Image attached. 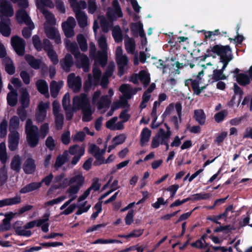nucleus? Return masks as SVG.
<instances>
[{
    "label": "nucleus",
    "instance_id": "obj_1",
    "mask_svg": "<svg viewBox=\"0 0 252 252\" xmlns=\"http://www.w3.org/2000/svg\"><path fill=\"white\" fill-rule=\"evenodd\" d=\"M206 56L213 58H215L216 56H219L220 63L222 64L221 69H219L220 66L218 65L217 68L214 70L212 75L213 81L226 79V76L223 73V72L232 59V52L230 47L220 45L210 47L207 50Z\"/></svg>",
    "mask_w": 252,
    "mask_h": 252
},
{
    "label": "nucleus",
    "instance_id": "obj_2",
    "mask_svg": "<svg viewBox=\"0 0 252 252\" xmlns=\"http://www.w3.org/2000/svg\"><path fill=\"white\" fill-rule=\"evenodd\" d=\"M72 109L74 111L82 110L83 121L89 122L93 119L92 114L94 111L92 109L89 100L86 94H82L74 97Z\"/></svg>",
    "mask_w": 252,
    "mask_h": 252
},
{
    "label": "nucleus",
    "instance_id": "obj_3",
    "mask_svg": "<svg viewBox=\"0 0 252 252\" xmlns=\"http://www.w3.org/2000/svg\"><path fill=\"white\" fill-rule=\"evenodd\" d=\"M120 91L123 94V95L120 97V100L115 102L111 106V109L107 113L108 117L112 116L115 110L120 107H126L127 102L126 99H130L131 96L135 94L138 90L136 88H131L130 85L128 84L122 85L119 89Z\"/></svg>",
    "mask_w": 252,
    "mask_h": 252
},
{
    "label": "nucleus",
    "instance_id": "obj_4",
    "mask_svg": "<svg viewBox=\"0 0 252 252\" xmlns=\"http://www.w3.org/2000/svg\"><path fill=\"white\" fill-rule=\"evenodd\" d=\"M66 48L70 51L76 59V65L79 67H82L85 72L89 70V60L88 57L79 52L78 46L75 42H71L67 40L65 42Z\"/></svg>",
    "mask_w": 252,
    "mask_h": 252
},
{
    "label": "nucleus",
    "instance_id": "obj_5",
    "mask_svg": "<svg viewBox=\"0 0 252 252\" xmlns=\"http://www.w3.org/2000/svg\"><path fill=\"white\" fill-rule=\"evenodd\" d=\"M85 178L81 174H78L68 179L69 188L66 193L69 195L72 199H75L80 188L84 183Z\"/></svg>",
    "mask_w": 252,
    "mask_h": 252
},
{
    "label": "nucleus",
    "instance_id": "obj_6",
    "mask_svg": "<svg viewBox=\"0 0 252 252\" xmlns=\"http://www.w3.org/2000/svg\"><path fill=\"white\" fill-rule=\"evenodd\" d=\"M211 66L212 64L209 63L205 65H202L200 66L197 65L196 66V69L198 71V73L196 76V78L194 80L188 79L185 81V83L186 86L189 87V85H191L192 88L194 91V93L197 95L199 94L202 91L205 89V86H200V81L201 79V76L203 75V68H206V66Z\"/></svg>",
    "mask_w": 252,
    "mask_h": 252
},
{
    "label": "nucleus",
    "instance_id": "obj_7",
    "mask_svg": "<svg viewBox=\"0 0 252 252\" xmlns=\"http://www.w3.org/2000/svg\"><path fill=\"white\" fill-rule=\"evenodd\" d=\"M25 131L29 146L31 147L36 146L39 141L38 128L36 126L33 125L31 119L27 120Z\"/></svg>",
    "mask_w": 252,
    "mask_h": 252
},
{
    "label": "nucleus",
    "instance_id": "obj_8",
    "mask_svg": "<svg viewBox=\"0 0 252 252\" xmlns=\"http://www.w3.org/2000/svg\"><path fill=\"white\" fill-rule=\"evenodd\" d=\"M97 42L101 51L98 52L96 57H94L95 64L98 63L104 66L106 63L107 58V44L106 37L104 35H101L98 38Z\"/></svg>",
    "mask_w": 252,
    "mask_h": 252
},
{
    "label": "nucleus",
    "instance_id": "obj_9",
    "mask_svg": "<svg viewBox=\"0 0 252 252\" xmlns=\"http://www.w3.org/2000/svg\"><path fill=\"white\" fill-rule=\"evenodd\" d=\"M101 92L96 91L93 95L92 103L95 105L99 110H102L104 113L108 108L111 103V99L108 95H102L100 97Z\"/></svg>",
    "mask_w": 252,
    "mask_h": 252
},
{
    "label": "nucleus",
    "instance_id": "obj_10",
    "mask_svg": "<svg viewBox=\"0 0 252 252\" xmlns=\"http://www.w3.org/2000/svg\"><path fill=\"white\" fill-rule=\"evenodd\" d=\"M112 6V8H108L106 13L107 17L111 22L116 21L118 18H121L123 16L118 0H113Z\"/></svg>",
    "mask_w": 252,
    "mask_h": 252
},
{
    "label": "nucleus",
    "instance_id": "obj_11",
    "mask_svg": "<svg viewBox=\"0 0 252 252\" xmlns=\"http://www.w3.org/2000/svg\"><path fill=\"white\" fill-rule=\"evenodd\" d=\"M93 75L92 77L91 74L88 75V80L85 83L84 89L85 91H88L92 85H97L100 82V78L101 75V71L97 66H94L93 70Z\"/></svg>",
    "mask_w": 252,
    "mask_h": 252
},
{
    "label": "nucleus",
    "instance_id": "obj_12",
    "mask_svg": "<svg viewBox=\"0 0 252 252\" xmlns=\"http://www.w3.org/2000/svg\"><path fill=\"white\" fill-rule=\"evenodd\" d=\"M14 14L11 3L6 0H0V18L1 20L9 18Z\"/></svg>",
    "mask_w": 252,
    "mask_h": 252
},
{
    "label": "nucleus",
    "instance_id": "obj_13",
    "mask_svg": "<svg viewBox=\"0 0 252 252\" xmlns=\"http://www.w3.org/2000/svg\"><path fill=\"white\" fill-rule=\"evenodd\" d=\"M49 102H40L37 107L35 114V120L38 123H42L47 116V110L49 108Z\"/></svg>",
    "mask_w": 252,
    "mask_h": 252
},
{
    "label": "nucleus",
    "instance_id": "obj_14",
    "mask_svg": "<svg viewBox=\"0 0 252 252\" xmlns=\"http://www.w3.org/2000/svg\"><path fill=\"white\" fill-rule=\"evenodd\" d=\"M76 23L75 19L69 17L67 20L62 23L63 30L67 37H71L74 35V29Z\"/></svg>",
    "mask_w": 252,
    "mask_h": 252
},
{
    "label": "nucleus",
    "instance_id": "obj_15",
    "mask_svg": "<svg viewBox=\"0 0 252 252\" xmlns=\"http://www.w3.org/2000/svg\"><path fill=\"white\" fill-rule=\"evenodd\" d=\"M11 45L16 53L22 56L25 53V41L19 36H15L11 38Z\"/></svg>",
    "mask_w": 252,
    "mask_h": 252
},
{
    "label": "nucleus",
    "instance_id": "obj_16",
    "mask_svg": "<svg viewBox=\"0 0 252 252\" xmlns=\"http://www.w3.org/2000/svg\"><path fill=\"white\" fill-rule=\"evenodd\" d=\"M68 179L65 177L64 174L57 176L53 180L52 185L49 191L54 189L65 188L68 186Z\"/></svg>",
    "mask_w": 252,
    "mask_h": 252
},
{
    "label": "nucleus",
    "instance_id": "obj_17",
    "mask_svg": "<svg viewBox=\"0 0 252 252\" xmlns=\"http://www.w3.org/2000/svg\"><path fill=\"white\" fill-rule=\"evenodd\" d=\"M67 83L69 88L75 92H78L82 87V81L80 77L75 76L74 73L68 75Z\"/></svg>",
    "mask_w": 252,
    "mask_h": 252
},
{
    "label": "nucleus",
    "instance_id": "obj_18",
    "mask_svg": "<svg viewBox=\"0 0 252 252\" xmlns=\"http://www.w3.org/2000/svg\"><path fill=\"white\" fill-rule=\"evenodd\" d=\"M44 49L47 53L52 63L56 64L59 63V59L56 52L53 49V46L50 41L47 39L43 40Z\"/></svg>",
    "mask_w": 252,
    "mask_h": 252
},
{
    "label": "nucleus",
    "instance_id": "obj_19",
    "mask_svg": "<svg viewBox=\"0 0 252 252\" xmlns=\"http://www.w3.org/2000/svg\"><path fill=\"white\" fill-rule=\"evenodd\" d=\"M139 81L144 86L148 85L150 81V74L146 71L142 70L138 74H135L130 78V81L134 84H138Z\"/></svg>",
    "mask_w": 252,
    "mask_h": 252
},
{
    "label": "nucleus",
    "instance_id": "obj_20",
    "mask_svg": "<svg viewBox=\"0 0 252 252\" xmlns=\"http://www.w3.org/2000/svg\"><path fill=\"white\" fill-rule=\"evenodd\" d=\"M44 32L46 36L51 39L54 40L56 43L61 42V38L58 30L53 26L44 27Z\"/></svg>",
    "mask_w": 252,
    "mask_h": 252
},
{
    "label": "nucleus",
    "instance_id": "obj_21",
    "mask_svg": "<svg viewBox=\"0 0 252 252\" xmlns=\"http://www.w3.org/2000/svg\"><path fill=\"white\" fill-rule=\"evenodd\" d=\"M20 140V134L18 131H11L8 135V148L14 151L17 148Z\"/></svg>",
    "mask_w": 252,
    "mask_h": 252
},
{
    "label": "nucleus",
    "instance_id": "obj_22",
    "mask_svg": "<svg viewBox=\"0 0 252 252\" xmlns=\"http://www.w3.org/2000/svg\"><path fill=\"white\" fill-rule=\"evenodd\" d=\"M69 198V200L65 202L60 207V210H62V214L64 215H68L72 213L76 208H77L76 204L75 203H71V202L75 199H72L69 195H68Z\"/></svg>",
    "mask_w": 252,
    "mask_h": 252
},
{
    "label": "nucleus",
    "instance_id": "obj_23",
    "mask_svg": "<svg viewBox=\"0 0 252 252\" xmlns=\"http://www.w3.org/2000/svg\"><path fill=\"white\" fill-rule=\"evenodd\" d=\"M115 67V65L113 62L110 63L107 66L106 71L103 75L100 81V85L102 88H106L107 87L109 83L108 78L113 74Z\"/></svg>",
    "mask_w": 252,
    "mask_h": 252
},
{
    "label": "nucleus",
    "instance_id": "obj_24",
    "mask_svg": "<svg viewBox=\"0 0 252 252\" xmlns=\"http://www.w3.org/2000/svg\"><path fill=\"white\" fill-rule=\"evenodd\" d=\"M181 111L182 105L180 103H177L175 105L171 103L166 108L163 116L166 117L170 115L176 114L180 117H181Z\"/></svg>",
    "mask_w": 252,
    "mask_h": 252
},
{
    "label": "nucleus",
    "instance_id": "obj_25",
    "mask_svg": "<svg viewBox=\"0 0 252 252\" xmlns=\"http://www.w3.org/2000/svg\"><path fill=\"white\" fill-rule=\"evenodd\" d=\"M15 233L19 236L30 237L32 235L30 230H27L25 225H23V222L21 221H16L13 226Z\"/></svg>",
    "mask_w": 252,
    "mask_h": 252
},
{
    "label": "nucleus",
    "instance_id": "obj_26",
    "mask_svg": "<svg viewBox=\"0 0 252 252\" xmlns=\"http://www.w3.org/2000/svg\"><path fill=\"white\" fill-rule=\"evenodd\" d=\"M107 147V144L105 143L104 147L100 149L99 147L95 144H92L89 147V152L96 158L97 160L102 159V156L105 153Z\"/></svg>",
    "mask_w": 252,
    "mask_h": 252
},
{
    "label": "nucleus",
    "instance_id": "obj_27",
    "mask_svg": "<svg viewBox=\"0 0 252 252\" xmlns=\"http://www.w3.org/2000/svg\"><path fill=\"white\" fill-rule=\"evenodd\" d=\"M75 13V17L78 21L79 26L81 28H84L87 27L88 24V17L83 11H79L76 8L73 9Z\"/></svg>",
    "mask_w": 252,
    "mask_h": 252
},
{
    "label": "nucleus",
    "instance_id": "obj_28",
    "mask_svg": "<svg viewBox=\"0 0 252 252\" xmlns=\"http://www.w3.org/2000/svg\"><path fill=\"white\" fill-rule=\"evenodd\" d=\"M16 17L19 24L25 23L27 25H30L32 23L26 11L22 9L17 12Z\"/></svg>",
    "mask_w": 252,
    "mask_h": 252
},
{
    "label": "nucleus",
    "instance_id": "obj_29",
    "mask_svg": "<svg viewBox=\"0 0 252 252\" xmlns=\"http://www.w3.org/2000/svg\"><path fill=\"white\" fill-rule=\"evenodd\" d=\"M11 21L9 18L0 21V32L4 36L8 37L11 33Z\"/></svg>",
    "mask_w": 252,
    "mask_h": 252
},
{
    "label": "nucleus",
    "instance_id": "obj_30",
    "mask_svg": "<svg viewBox=\"0 0 252 252\" xmlns=\"http://www.w3.org/2000/svg\"><path fill=\"white\" fill-rule=\"evenodd\" d=\"M118 118L114 117L107 122L106 126L107 128L112 130H117L123 129L124 127L123 122L117 121Z\"/></svg>",
    "mask_w": 252,
    "mask_h": 252
},
{
    "label": "nucleus",
    "instance_id": "obj_31",
    "mask_svg": "<svg viewBox=\"0 0 252 252\" xmlns=\"http://www.w3.org/2000/svg\"><path fill=\"white\" fill-rule=\"evenodd\" d=\"M63 85V82L62 81H59L56 82L53 81L51 82L50 86V93L52 97H56L60 90Z\"/></svg>",
    "mask_w": 252,
    "mask_h": 252
},
{
    "label": "nucleus",
    "instance_id": "obj_32",
    "mask_svg": "<svg viewBox=\"0 0 252 252\" xmlns=\"http://www.w3.org/2000/svg\"><path fill=\"white\" fill-rule=\"evenodd\" d=\"M21 196L16 195L12 198H8L0 200V207H3L6 206H11L19 204L21 202Z\"/></svg>",
    "mask_w": 252,
    "mask_h": 252
},
{
    "label": "nucleus",
    "instance_id": "obj_33",
    "mask_svg": "<svg viewBox=\"0 0 252 252\" xmlns=\"http://www.w3.org/2000/svg\"><path fill=\"white\" fill-rule=\"evenodd\" d=\"M152 131L148 127L144 128L140 133V144L144 146L148 143L151 136Z\"/></svg>",
    "mask_w": 252,
    "mask_h": 252
},
{
    "label": "nucleus",
    "instance_id": "obj_34",
    "mask_svg": "<svg viewBox=\"0 0 252 252\" xmlns=\"http://www.w3.org/2000/svg\"><path fill=\"white\" fill-rule=\"evenodd\" d=\"M50 215L48 213H46L44 214L42 219L33 220L30 222H29L25 225L26 228L27 229H30L34 227L35 226L37 227L40 226L45 221H48L49 219Z\"/></svg>",
    "mask_w": 252,
    "mask_h": 252
},
{
    "label": "nucleus",
    "instance_id": "obj_35",
    "mask_svg": "<svg viewBox=\"0 0 252 252\" xmlns=\"http://www.w3.org/2000/svg\"><path fill=\"white\" fill-rule=\"evenodd\" d=\"M124 43L125 48L128 54H133L136 48L134 40L132 38L126 36L125 38Z\"/></svg>",
    "mask_w": 252,
    "mask_h": 252
},
{
    "label": "nucleus",
    "instance_id": "obj_36",
    "mask_svg": "<svg viewBox=\"0 0 252 252\" xmlns=\"http://www.w3.org/2000/svg\"><path fill=\"white\" fill-rule=\"evenodd\" d=\"M116 61L119 69V74L121 76L123 75L125 67L127 64L128 59L127 56L125 55L123 56L118 57V58L116 59Z\"/></svg>",
    "mask_w": 252,
    "mask_h": 252
},
{
    "label": "nucleus",
    "instance_id": "obj_37",
    "mask_svg": "<svg viewBox=\"0 0 252 252\" xmlns=\"http://www.w3.org/2000/svg\"><path fill=\"white\" fill-rule=\"evenodd\" d=\"M62 68L65 71H69L70 67L73 64V61L71 55L67 54L64 58L61 61Z\"/></svg>",
    "mask_w": 252,
    "mask_h": 252
},
{
    "label": "nucleus",
    "instance_id": "obj_38",
    "mask_svg": "<svg viewBox=\"0 0 252 252\" xmlns=\"http://www.w3.org/2000/svg\"><path fill=\"white\" fill-rule=\"evenodd\" d=\"M130 28L131 31L134 33L139 34L141 37H144L145 32L143 30V25L140 21L131 23Z\"/></svg>",
    "mask_w": 252,
    "mask_h": 252
},
{
    "label": "nucleus",
    "instance_id": "obj_39",
    "mask_svg": "<svg viewBox=\"0 0 252 252\" xmlns=\"http://www.w3.org/2000/svg\"><path fill=\"white\" fill-rule=\"evenodd\" d=\"M45 19L46 22L44 23V27L53 26L55 25L56 21L54 16L47 10H43L42 12Z\"/></svg>",
    "mask_w": 252,
    "mask_h": 252
},
{
    "label": "nucleus",
    "instance_id": "obj_40",
    "mask_svg": "<svg viewBox=\"0 0 252 252\" xmlns=\"http://www.w3.org/2000/svg\"><path fill=\"white\" fill-rule=\"evenodd\" d=\"M156 135L159 138L160 144H163L166 142L168 141L171 135V132L169 129H168L167 131H165L163 129L160 128Z\"/></svg>",
    "mask_w": 252,
    "mask_h": 252
},
{
    "label": "nucleus",
    "instance_id": "obj_41",
    "mask_svg": "<svg viewBox=\"0 0 252 252\" xmlns=\"http://www.w3.org/2000/svg\"><path fill=\"white\" fill-rule=\"evenodd\" d=\"M112 36L116 42H121L123 40V34L121 28L119 26H115L112 30Z\"/></svg>",
    "mask_w": 252,
    "mask_h": 252
},
{
    "label": "nucleus",
    "instance_id": "obj_42",
    "mask_svg": "<svg viewBox=\"0 0 252 252\" xmlns=\"http://www.w3.org/2000/svg\"><path fill=\"white\" fill-rule=\"evenodd\" d=\"M35 169L34 160L31 158H28L24 165V170L27 174L33 173Z\"/></svg>",
    "mask_w": 252,
    "mask_h": 252
},
{
    "label": "nucleus",
    "instance_id": "obj_43",
    "mask_svg": "<svg viewBox=\"0 0 252 252\" xmlns=\"http://www.w3.org/2000/svg\"><path fill=\"white\" fill-rule=\"evenodd\" d=\"M21 158L19 155H16L12 159L11 167L13 170L19 172L21 169Z\"/></svg>",
    "mask_w": 252,
    "mask_h": 252
},
{
    "label": "nucleus",
    "instance_id": "obj_44",
    "mask_svg": "<svg viewBox=\"0 0 252 252\" xmlns=\"http://www.w3.org/2000/svg\"><path fill=\"white\" fill-rule=\"evenodd\" d=\"M68 152L71 155L82 157L85 153V148L78 145H74L69 148Z\"/></svg>",
    "mask_w": 252,
    "mask_h": 252
},
{
    "label": "nucleus",
    "instance_id": "obj_45",
    "mask_svg": "<svg viewBox=\"0 0 252 252\" xmlns=\"http://www.w3.org/2000/svg\"><path fill=\"white\" fill-rule=\"evenodd\" d=\"M21 102L24 108L28 106L30 102L29 94L25 89H22L21 90Z\"/></svg>",
    "mask_w": 252,
    "mask_h": 252
},
{
    "label": "nucleus",
    "instance_id": "obj_46",
    "mask_svg": "<svg viewBox=\"0 0 252 252\" xmlns=\"http://www.w3.org/2000/svg\"><path fill=\"white\" fill-rule=\"evenodd\" d=\"M20 121L17 116H14L10 119L9 121V131H17V129L19 127Z\"/></svg>",
    "mask_w": 252,
    "mask_h": 252
},
{
    "label": "nucleus",
    "instance_id": "obj_47",
    "mask_svg": "<svg viewBox=\"0 0 252 252\" xmlns=\"http://www.w3.org/2000/svg\"><path fill=\"white\" fill-rule=\"evenodd\" d=\"M41 183H32L21 189L20 192L21 193H26L34 190L40 187Z\"/></svg>",
    "mask_w": 252,
    "mask_h": 252
},
{
    "label": "nucleus",
    "instance_id": "obj_48",
    "mask_svg": "<svg viewBox=\"0 0 252 252\" xmlns=\"http://www.w3.org/2000/svg\"><path fill=\"white\" fill-rule=\"evenodd\" d=\"M25 59L28 63L32 68L38 69L41 63L40 60L35 59L33 57L30 55H26Z\"/></svg>",
    "mask_w": 252,
    "mask_h": 252
},
{
    "label": "nucleus",
    "instance_id": "obj_49",
    "mask_svg": "<svg viewBox=\"0 0 252 252\" xmlns=\"http://www.w3.org/2000/svg\"><path fill=\"white\" fill-rule=\"evenodd\" d=\"M102 30L104 32H108L112 26V22L108 21L104 16H98Z\"/></svg>",
    "mask_w": 252,
    "mask_h": 252
},
{
    "label": "nucleus",
    "instance_id": "obj_50",
    "mask_svg": "<svg viewBox=\"0 0 252 252\" xmlns=\"http://www.w3.org/2000/svg\"><path fill=\"white\" fill-rule=\"evenodd\" d=\"M194 117L196 121L201 125L205 124L206 116L202 110L199 109L194 111Z\"/></svg>",
    "mask_w": 252,
    "mask_h": 252
},
{
    "label": "nucleus",
    "instance_id": "obj_51",
    "mask_svg": "<svg viewBox=\"0 0 252 252\" xmlns=\"http://www.w3.org/2000/svg\"><path fill=\"white\" fill-rule=\"evenodd\" d=\"M36 3L37 9L40 10L41 12H42L43 10H46L44 9V6L50 7L53 6V3L51 0H36Z\"/></svg>",
    "mask_w": 252,
    "mask_h": 252
},
{
    "label": "nucleus",
    "instance_id": "obj_52",
    "mask_svg": "<svg viewBox=\"0 0 252 252\" xmlns=\"http://www.w3.org/2000/svg\"><path fill=\"white\" fill-rule=\"evenodd\" d=\"M68 151H65L63 155L59 156L55 164V167L58 169L63 165L67 159Z\"/></svg>",
    "mask_w": 252,
    "mask_h": 252
},
{
    "label": "nucleus",
    "instance_id": "obj_53",
    "mask_svg": "<svg viewBox=\"0 0 252 252\" xmlns=\"http://www.w3.org/2000/svg\"><path fill=\"white\" fill-rule=\"evenodd\" d=\"M17 93L15 91H11L7 96V100L8 104L11 106H15L17 102Z\"/></svg>",
    "mask_w": 252,
    "mask_h": 252
},
{
    "label": "nucleus",
    "instance_id": "obj_54",
    "mask_svg": "<svg viewBox=\"0 0 252 252\" xmlns=\"http://www.w3.org/2000/svg\"><path fill=\"white\" fill-rule=\"evenodd\" d=\"M5 63V68L6 72L9 74H13L15 72V68L11 60L8 58L3 59Z\"/></svg>",
    "mask_w": 252,
    "mask_h": 252
},
{
    "label": "nucleus",
    "instance_id": "obj_55",
    "mask_svg": "<svg viewBox=\"0 0 252 252\" xmlns=\"http://www.w3.org/2000/svg\"><path fill=\"white\" fill-rule=\"evenodd\" d=\"M36 86L38 90L42 94L48 93V86L46 81L40 80L36 82Z\"/></svg>",
    "mask_w": 252,
    "mask_h": 252
},
{
    "label": "nucleus",
    "instance_id": "obj_56",
    "mask_svg": "<svg viewBox=\"0 0 252 252\" xmlns=\"http://www.w3.org/2000/svg\"><path fill=\"white\" fill-rule=\"evenodd\" d=\"M205 235L202 236L201 239L196 241L194 243H191V246L200 249L207 248L208 246V244L205 241Z\"/></svg>",
    "mask_w": 252,
    "mask_h": 252
},
{
    "label": "nucleus",
    "instance_id": "obj_57",
    "mask_svg": "<svg viewBox=\"0 0 252 252\" xmlns=\"http://www.w3.org/2000/svg\"><path fill=\"white\" fill-rule=\"evenodd\" d=\"M77 40L82 51H86L88 49L86 40L82 34H79L77 36Z\"/></svg>",
    "mask_w": 252,
    "mask_h": 252
},
{
    "label": "nucleus",
    "instance_id": "obj_58",
    "mask_svg": "<svg viewBox=\"0 0 252 252\" xmlns=\"http://www.w3.org/2000/svg\"><path fill=\"white\" fill-rule=\"evenodd\" d=\"M7 159L6 148L5 143L0 144V160L2 163H5Z\"/></svg>",
    "mask_w": 252,
    "mask_h": 252
},
{
    "label": "nucleus",
    "instance_id": "obj_59",
    "mask_svg": "<svg viewBox=\"0 0 252 252\" xmlns=\"http://www.w3.org/2000/svg\"><path fill=\"white\" fill-rule=\"evenodd\" d=\"M76 206L78 208V210L76 212V214L78 215L87 212L91 207V204L88 203L87 201H85L83 204L79 203V205Z\"/></svg>",
    "mask_w": 252,
    "mask_h": 252
},
{
    "label": "nucleus",
    "instance_id": "obj_60",
    "mask_svg": "<svg viewBox=\"0 0 252 252\" xmlns=\"http://www.w3.org/2000/svg\"><path fill=\"white\" fill-rule=\"evenodd\" d=\"M100 187V185L98 182V179H94L93 181V184L86 190H85V196H89L90 194L91 191L93 190L94 191L98 190Z\"/></svg>",
    "mask_w": 252,
    "mask_h": 252
},
{
    "label": "nucleus",
    "instance_id": "obj_61",
    "mask_svg": "<svg viewBox=\"0 0 252 252\" xmlns=\"http://www.w3.org/2000/svg\"><path fill=\"white\" fill-rule=\"evenodd\" d=\"M32 43L35 49L38 51H41L42 48H44V46H42L39 37L37 35L33 36Z\"/></svg>",
    "mask_w": 252,
    "mask_h": 252
},
{
    "label": "nucleus",
    "instance_id": "obj_62",
    "mask_svg": "<svg viewBox=\"0 0 252 252\" xmlns=\"http://www.w3.org/2000/svg\"><path fill=\"white\" fill-rule=\"evenodd\" d=\"M55 119V124L58 129L62 127L63 124V116L62 113L54 115Z\"/></svg>",
    "mask_w": 252,
    "mask_h": 252
},
{
    "label": "nucleus",
    "instance_id": "obj_63",
    "mask_svg": "<svg viewBox=\"0 0 252 252\" xmlns=\"http://www.w3.org/2000/svg\"><path fill=\"white\" fill-rule=\"evenodd\" d=\"M9 214L5 215L6 218L3 220V223L0 225V231L8 230L10 227V219L8 218Z\"/></svg>",
    "mask_w": 252,
    "mask_h": 252
},
{
    "label": "nucleus",
    "instance_id": "obj_64",
    "mask_svg": "<svg viewBox=\"0 0 252 252\" xmlns=\"http://www.w3.org/2000/svg\"><path fill=\"white\" fill-rule=\"evenodd\" d=\"M7 169L4 165L0 169V182L1 185H3L7 181Z\"/></svg>",
    "mask_w": 252,
    "mask_h": 252
}]
</instances>
